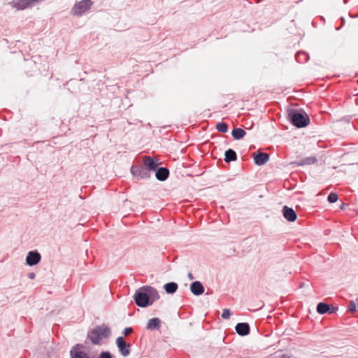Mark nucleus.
<instances>
[{
	"mask_svg": "<svg viewBox=\"0 0 358 358\" xmlns=\"http://www.w3.org/2000/svg\"><path fill=\"white\" fill-rule=\"evenodd\" d=\"M336 310H338L337 307H332L331 308L329 307V310L328 311V313H336Z\"/></svg>",
	"mask_w": 358,
	"mask_h": 358,
	"instance_id": "obj_28",
	"label": "nucleus"
},
{
	"mask_svg": "<svg viewBox=\"0 0 358 358\" xmlns=\"http://www.w3.org/2000/svg\"><path fill=\"white\" fill-rule=\"evenodd\" d=\"M348 310L352 313L355 312L357 310V305L355 301H350L348 306Z\"/></svg>",
	"mask_w": 358,
	"mask_h": 358,
	"instance_id": "obj_24",
	"label": "nucleus"
},
{
	"mask_svg": "<svg viewBox=\"0 0 358 358\" xmlns=\"http://www.w3.org/2000/svg\"><path fill=\"white\" fill-rule=\"evenodd\" d=\"M224 156V160L227 162H234L237 159V155L236 152L231 148L225 151Z\"/></svg>",
	"mask_w": 358,
	"mask_h": 358,
	"instance_id": "obj_16",
	"label": "nucleus"
},
{
	"mask_svg": "<svg viewBox=\"0 0 358 358\" xmlns=\"http://www.w3.org/2000/svg\"><path fill=\"white\" fill-rule=\"evenodd\" d=\"M338 195L334 192H331L327 197L328 201L331 203L336 202L338 201Z\"/></svg>",
	"mask_w": 358,
	"mask_h": 358,
	"instance_id": "obj_23",
	"label": "nucleus"
},
{
	"mask_svg": "<svg viewBox=\"0 0 358 358\" xmlns=\"http://www.w3.org/2000/svg\"><path fill=\"white\" fill-rule=\"evenodd\" d=\"M188 278L190 279V280H193L194 278L193 276V275L191 273H189L188 275H187Z\"/></svg>",
	"mask_w": 358,
	"mask_h": 358,
	"instance_id": "obj_30",
	"label": "nucleus"
},
{
	"mask_svg": "<svg viewBox=\"0 0 358 358\" xmlns=\"http://www.w3.org/2000/svg\"><path fill=\"white\" fill-rule=\"evenodd\" d=\"M116 345L118 348L119 352L124 357H127L130 354V345L127 343L122 336H119L116 339Z\"/></svg>",
	"mask_w": 358,
	"mask_h": 358,
	"instance_id": "obj_6",
	"label": "nucleus"
},
{
	"mask_svg": "<svg viewBox=\"0 0 358 358\" xmlns=\"http://www.w3.org/2000/svg\"><path fill=\"white\" fill-rule=\"evenodd\" d=\"M83 345L82 344H76L70 351L71 358H90V357L82 350Z\"/></svg>",
	"mask_w": 358,
	"mask_h": 358,
	"instance_id": "obj_7",
	"label": "nucleus"
},
{
	"mask_svg": "<svg viewBox=\"0 0 358 358\" xmlns=\"http://www.w3.org/2000/svg\"><path fill=\"white\" fill-rule=\"evenodd\" d=\"M236 333L241 336H247L250 334V325L246 322L238 323L235 327Z\"/></svg>",
	"mask_w": 358,
	"mask_h": 358,
	"instance_id": "obj_11",
	"label": "nucleus"
},
{
	"mask_svg": "<svg viewBox=\"0 0 358 358\" xmlns=\"http://www.w3.org/2000/svg\"><path fill=\"white\" fill-rule=\"evenodd\" d=\"M143 165L151 171H155L158 168V160L150 156H145L143 159Z\"/></svg>",
	"mask_w": 358,
	"mask_h": 358,
	"instance_id": "obj_8",
	"label": "nucleus"
},
{
	"mask_svg": "<svg viewBox=\"0 0 358 358\" xmlns=\"http://www.w3.org/2000/svg\"><path fill=\"white\" fill-rule=\"evenodd\" d=\"M190 290L193 294L199 296L204 292V287L201 282L194 281L190 285Z\"/></svg>",
	"mask_w": 358,
	"mask_h": 358,
	"instance_id": "obj_13",
	"label": "nucleus"
},
{
	"mask_svg": "<svg viewBox=\"0 0 358 358\" xmlns=\"http://www.w3.org/2000/svg\"><path fill=\"white\" fill-rule=\"evenodd\" d=\"M134 299L138 306L145 308L159 299V295L155 288L151 286H143L136 291Z\"/></svg>",
	"mask_w": 358,
	"mask_h": 358,
	"instance_id": "obj_1",
	"label": "nucleus"
},
{
	"mask_svg": "<svg viewBox=\"0 0 358 358\" xmlns=\"http://www.w3.org/2000/svg\"><path fill=\"white\" fill-rule=\"evenodd\" d=\"M317 162V159L314 157H310L303 159L299 163V165L303 166L306 164H313Z\"/></svg>",
	"mask_w": 358,
	"mask_h": 358,
	"instance_id": "obj_21",
	"label": "nucleus"
},
{
	"mask_svg": "<svg viewBox=\"0 0 358 358\" xmlns=\"http://www.w3.org/2000/svg\"><path fill=\"white\" fill-rule=\"evenodd\" d=\"M36 275L34 273H29L28 274V278L30 279H34L35 278Z\"/></svg>",
	"mask_w": 358,
	"mask_h": 358,
	"instance_id": "obj_29",
	"label": "nucleus"
},
{
	"mask_svg": "<svg viewBox=\"0 0 358 358\" xmlns=\"http://www.w3.org/2000/svg\"><path fill=\"white\" fill-rule=\"evenodd\" d=\"M99 358H112V355L109 352H102L100 355Z\"/></svg>",
	"mask_w": 358,
	"mask_h": 358,
	"instance_id": "obj_26",
	"label": "nucleus"
},
{
	"mask_svg": "<svg viewBox=\"0 0 358 358\" xmlns=\"http://www.w3.org/2000/svg\"><path fill=\"white\" fill-rule=\"evenodd\" d=\"M284 217L289 222H294L296 220L297 215L293 208L288 206H284L282 208Z\"/></svg>",
	"mask_w": 358,
	"mask_h": 358,
	"instance_id": "obj_10",
	"label": "nucleus"
},
{
	"mask_svg": "<svg viewBox=\"0 0 358 358\" xmlns=\"http://www.w3.org/2000/svg\"><path fill=\"white\" fill-rule=\"evenodd\" d=\"M92 5L90 0H83L76 3L72 8L71 13L74 15H81L86 10H89Z\"/></svg>",
	"mask_w": 358,
	"mask_h": 358,
	"instance_id": "obj_5",
	"label": "nucleus"
},
{
	"mask_svg": "<svg viewBox=\"0 0 358 358\" xmlns=\"http://www.w3.org/2000/svg\"><path fill=\"white\" fill-rule=\"evenodd\" d=\"M131 173L138 180L147 179L150 177V172L143 164L131 166Z\"/></svg>",
	"mask_w": 358,
	"mask_h": 358,
	"instance_id": "obj_4",
	"label": "nucleus"
},
{
	"mask_svg": "<svg viewBox=\"0 0 358 358\" xmlns=\"http://www.w3.org/2000/svg\"><path fill=\"white\" fill-rule=\"evenodd\" d=\"M246 132L241 128H236L232 130L231 135L236 140H240L245 136Z\"/></svg>",
	"mask_w": 358,
	"mask_h": 358,
	"instance_id": "obj_18",
	"label": "nucleus"
},
{
	"mask_svg": "<svg viewBox=\"0 0 358 358\" xmlns=\"http://www.w3.org/2000/svg\"><path fill=\"white\" fill-rule=\"evenodd\" d=\"M178 288V284L174 282H168L164 285V289L167 294L175 293L177 291Z\"/></svg>",
	"mask_w": 358,
	"mask_h": 358,
	"instance_id": "obj_17",
	"label": "nucleus"
},
{
	"mask_svg": "<svg viewBox=\"0 0 358 358\" xmlns=\"http://www.w3.org/2000/svg\"><path fill=\"white\" fill-rule=\"evenodd\" d=\"M216 129L222 133H226L228 131V125L225 122H218L216 124Z\"/></svg>",
	"mask_w": 358,
	"mask_h": 358,
	"instance_id": "obj_22",
	"label": "nucleus"
},
{
	"mask_svg": "<svg viewBox=\"0 0 358 358\" xmlns=\"http://www.w3.org/2000/svg\"><path fill=\"white\" fill-rule=\"evenodd\" d=\"M110 335V329L105 324L97 326L88 332L87 338L94 345H99L102 340Z\"/></svg>",
	"mask_w": 358,
	"mask_h": 358,
	"instance_id": "obj_3",
	"label": "nucleus"
},
{
	"mask_svg": "<svg viewBox=\"0 0 358 358\" xmlns=\"http://www.w3.org/2000/svg\"><path fill=\"white\" fill-rule=\"evenodd\" d=\"M357 83H358V80H357Z\"/></svg>",
	"mask_w": 358,
	"mask_h": 358,
	"instance_id": "obj_31",
	"label": "nucleus"
},
{
	"mask_svg": "<svg viewBox=\"0 0 358 358\" xmlns=\"http://www.w3.org/2000/svg\"><path fill=\"white\" fill-rule=\"evenodd\" d=\"M161 320L157 317H154L149 320L146 328L147 329L153 331L159 329L160 327Z\"/></svg>",
	"mask_w": 358,
	"mask_h": 358,
	"instance_id": "obj_15",
	"label": "nucleus"
},
{
	"mask_svg": "<svg viewBox=\"0 0 358 358\" xmlns=\"http://www.w3.org/2000/svg\"><path fill=\"white\" fill-rule=\"evenodd\" d=\"M155 171L156 178L159 181L166 180L169 176V169L164 167L157 168Z\"/></svg>",
	"mask_w": 358,
	"mask_h": 358,
	"instance_id": "obj_14",
	"label": "nucleus"
},
{
	"mask_svg": "<svg viewBox=\"0 0 358 358\" xmlns=\"http://www.w3.org/2000/svg\"><path fill=\"white\" fill-rule=\"evenodd\" d=\"M329 310V306L327 303L320 302L317 306V311L320 314H325Z\"/></svg>",
	"mask_w": 358,
	"mask_h": 358,
	"instance_id": "obj_20",
	"label": "nucleus"
},
{
	"mask_svg": "<svg viewBox=\"0 0 358 358\" xmlns=\"http://www.w3.org/2000/svg\"><path fill=\"white\" fill-rule=\"evenodd\" d=\"M230 315H231V312L229 309H224L223 310V312H222V317L224 320H227V319H229L230 317Z\"/></svg>",
	"mask_w": 358,
	"mask_h": 358,
	"instance_id": "obj_25",
	"label": "nucleus"
},
{
	"mask_svg": "<svg viewBox=\"0 0 358 358\" xmlns=\"http://www.w3.org/2000/svg\"><path fill=\"white\" fill-rule=\"evenodd\" d=\"M133 331V329L131 327H126L123 331V334L125 336H127L130 334Z\"/></svg>",
	"mask_w": 358,
	"mask_h": 358,
	"instance_id": "obj_27",
	"label": "nucleus"
},
{
	"mask_svg": "<svg viewBox=\"0 0 358 358\" xmlns=\"http://www.w3.org/2000/svg\"><path fill=\"white\" fill-rule=\"evenodd\" d=\"M269 159V155L266 152H257L254 157L255 163L258 166L265 164Z\"/></svg>",
	"mask_w": 358,
	"mask_h": 358,
	"instance_id": "obj_12",
	"label": "nucleus"
},
{
	"mask_svg": "<svg viewBox=\"0 0 358 358\" xmlns=\"http://www.w3.org/2000/svg\"><path fill=\"white\" fill-rule=\"evenodd\" d=\"M295 57H296V60L299 63H305L309 59L308 55L306 52H302V51L298 52L296 54Z\"/></svg>",
	"mask_w": 358,
	"mask_h": 358,
	"instance_id": "obj_19",
	"label": "nucleus"
},
{
	"mask_svg": "<svg viewBox=\"0 0 358 358\" xmlns=\"http://www.w3.org/2000/svg\"><path fill=\"white\" fill-rule=\"evenodd\" d=\"M287 118L290 122L297 128L305 127L310 122L309 116L302 110H288Z\"/></svg>",
	"mask_w": 358,
	"mask_h": 358,
	"instance_id": "obj_2",
	"label": "nucleus"
},
{
	"mask_svg": "<svg viewBox=\"0 0 358 358\" xmlns=\"http://www.w3.org/2000/svg\"><path fill=\"white\" fill-rule=\"evenodd\" d=\"M41 259L40 253L36 250L28 252L26 257V264L29 266L36 265Z\"/></svg>",
	"mask_w": 358,
	"mask_h": 358,
	"instance_id": "obj_9",
	"label": "nucleus"
}]
</instances>
